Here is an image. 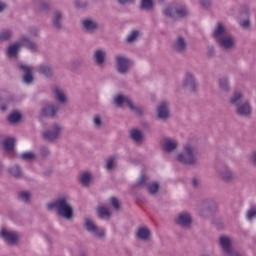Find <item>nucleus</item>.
Segmentation results:
<instances>
[{
  "instance_id": "c85d7f7f",
  "label": "nucleus",
  "mask_w": 256,
  "mask_h": 256,
  "mask_svg": "<svg viewBox=\"0 0 256 256\" xmlns=\"http://www.w3.org/2000/svg\"><path fill=\"white\" fill-rule=\"evenodd\" d=\"M129 139L133 143H143V132L137 128H133L129 131Z\"/></svg>"
},
{
  "instance_id": "4d7b16f0",
  "label": "nucleus",
  "mask_w": 256,
  "mask_h": 256,
  "mask_svg": "<svg viewBox=\"0 0 256 256\" xmlns=\"http://www.w3.org/2000/svg\"><path fill=\"white\" fill-rule=\"evenodd\" d=\"M200 5L204 9H209L211 7V0H200Z\"/></svg>"
},
{
  "instance_id": "49530a36",
  "label": "nucleus",
  "mask_w": 256,
  "mask_h": 256,
  "mask_svg": "<svg viewBox=\"0 0 256 256\" xmlns=\"http://www.w3.org/2000/svg\"><path fill=\"white\" fill-rule=\"evenodd\" d=\"M239 25L244 31H249L251 29V20L249 18L242 19L239 21Z\"/></svg>"
},
{
  "instance_id": "a19ab883",
  "label": "nucleus",
  "mask_w": 256,
  "mask_h": 256,
  "mask_svg": "<svg viewBox=\"0 0 256 256\" xmlns=\"http://www.w3.org/2000/svg\"><path fill=\"white\" fill-rule=\"evenodd\" d=\"M13 37V31L3 30L0 32V41H9Z\"/></svg>"
},
{
  "instance_id": "72a5a7b5",
  "label": "nucleus",
  "mask_w": 256,
  "mask_h": 256,
  "mask_svg": "<svg viewBox=\"0 0 256 256\" xmlns=\"http://www.w3.org/2000/svg\"><path fill=\"white\" fill-rule=\"evenodd\" d=\"M96 213L99 219H109L111 217V211L106 206H98Z\"/></svg>"
},
{
  "instance_id": "4468645a",
  "label": "nucleus",
  "mask_w": 256,
  "mask_h": 256,
  "mask_svg": "<svg viewBox=\"0 0 256 256\" xmlns=\"http://www.w3.org/2000/svg\"><path fill=\"white\" fill-rule=\"evenodd\" d=\"M218 179L222 181V183L231 185V183L237 181V174H235V171H233L231 167L224 165L218 169Z\"/></svg>"
},
{
  "instance_id": "3c124183",
  "label": "nucleus",
  "mask_w": 256,
  "mask_h": 256,
  "mask_svg": "<svg viewBox=\"0 0 256 256\" xmlns=\"http://www.w3.org/2000/svg\"><path fill=\"white\" fill-rule=\"evenodd\" d=\"M256 218V206L252 207L248 212L246 213V219L248 221H252V219Z\"/></svg>"
},
{
  "instance_id": "603ef678",
  "label": "nucleus",
  "mask_w": 256,
  "mask_h": 256,
  "mask_svg": "<svg viewBox=\"0 0 256 256\" xmlns=\"http://www.w3.org/2000/svg\"><path fill=\"white\" fill-rule=\"evenodd\" d=\"M110 203L116 211H119L121 209V205L119 204V200L116 197H111L110 198Z\"/></svg>"
},
{
  "instance_id": "e2e57ef3",
  "label": "nucleus",
  "mask_w": 256,
  "mask_h": 256,
  "mask_svg": "<svg viewBox=\"0 0 256 256\" xmlns=\"http://www.w3.org/2000/svg\"><path fill=\"white\" fill-rule=\"evenodd\" d=\"M79 256H87L86 253H81Z\"/></svg>"
},
{
  "instance_id": "39448f33",
  "label": "nucleus",
  "mask_w": 256,
  "mask_h": 256,
  "mask_svg": "<svg viewBox=\"0 0 256 256\" xmlns=\"http://www.w3.org/2000/svg\"><path fill=\"white\" fill-rule=\"evenodd\" d=\"M21 47H25L28 51H31V53H37V51H39V44H37V42L31 40V37L27 35H21L16 43L8 47L6 55L15 57Z\"/></svg>"
},
{
  "instance_id": "1a4fd4ad",
  "label": "nucleus",
  "mask_w": 256,
  "mask_h": 256,
  "mask_svg": "<svg viewBox=\"0 0 256 256\" xmlns=\"http://www.w3.org/2000/svg\"><path fill=\"white\" fill-rule=\"evenodd\" d=\"M114 63L115 70L119 75H128L129 71H131V68L133 67V61L123 54L115 55Z\"/></svg>"
},
{
  "instance_id": "20e7f679",
  "label": "nucleus",
  "mask_w": 256,
  "mask_h": 256,
  "mask_svg": "<svg viewBox=\"0 0 256 256\" xmlns=\"http://www.w3.org/2000/svg\"><path fill=\"white\" fill-rule=\"evenodd\" d=\"M201 157V150L199 146L192 142L184 144L182 152L176 156V159L182 165H199V159Z\"/></svg>"
},
{
  "instance_id": "bb28decb",
  "label": "nucleus",
  "mask_w": 256,
  "mask_h": 256,
  "mask_svg": "<svg viewBox=\"0 0 256 256\" xmlns=\"http://www.w3.org/2000/svg\"><path fill=\"white\" fill-rule=\"evenodd\" d=\"M38 72L46 79H51L54 75L53 67L49 64H42L38 66Z\"/></svg>"
},
{
  "instance_id": "58836bf2",
  "label": "nucleus",
  "mask_w": 256,
  "mask_h": 256,
  "mask_svg": "<svg viewBox=\"0 0 256 256\" xmlns=\"http://www.w3.org/2000/svg\"><path fill=\"white\" fill-rule=\"evenodd\" d=\"M79 181L81 185H83V187H87L91 182V174H89V172H84L80 174Z\"/></svg>"
},
{
  "instance_id": "5701e85b",
  "label": "nucleus",
  "mask_w": 256,
  "mask_h": 256,
  "mask_svg": "<svg viewBox=\"0 0 256 256\" xmlns=\"http://www.w3.org/2000/svg\"><path fill=\"white\" fill-rule=\"evenodd\" d=\"M42 117H48L49 119H54L57 117V113H59V106L57 104H46L43 106L42 110Z\"/></svg>"
},
{
  "instance_id": "412c9836",
  "label": "nucleus",
  "mask_w": 256,
  "mask_h": 256,
  "mask_svg": "<svg viewBox=\"0 0 256 256\" xmlns=\"http://www.w3.org/2000/svg\"><path fill=\"white\" fill-rule=\"evenodd\" d=\"M219 245L222 249V253L224 256H228L235 250L233 248V242L231 241V238L227 236H221L219 238Z\"/></svg>"
},
{
  "instance_id": "7ed1b4c3",
  "label": "nucleus",
  "mask_w": 256,
  "mask_h": 256,
  "mask_svg": "<svg viewBox=\"0 0 256 256\" xmlns=\"http://www.w3.org/2000/svg\"><path fill=\"white\" fill-rule=\"evenodd\" d=\"M230 104L235 107V113L242 119H251L253 115V106L251 102L245 99V96L240 92L236 91L230 98Z\"/></svg>"
},
{
  "instance_id": "ddd939ff",
  "label": "nucleus",
  "mask_w": 256,
  "mask_h": 256,
  "mask_svg": "<svg viewBox=\"0 0 256 256\" xmlns=\"http://www.w3.org/2000/svg\"><path fill=\"white\" fill-rule=\"evenodd\" d=\"M174 223L177 227H180V229H191V226L193 225V216L189 211L179 212L174 218Z\"/></svg>"
},
{
  "instance_id": "864d4df0",
  "label": "nucleus",
  "mask_w": 256,
  "mask_h": 256,
  "mask_svg": "<svg viewBox=\"0 0 256 256\" xmlns=\"http://www.w3.org/2000/svg\"><path fill=\"white\" fill-rule=\"evenodd\" d=\"M93 123H94V126L97 129H101V126L103 125V121L101 120V116L95 115L94 118H93Z\"/></svg>"
},
{
  "instance_id": "5fc2aeb1",
  "label": "nucleus",
  "mask_w": 256,
  "mask_h": 256,
  "mask_svg": "<svg viewBox=\"0 0 256 256\" xmlns=\"http://www.w3.org/2000/svg\"><path fill=\"white\" fill-rule=\"evenodd\" d=\"M30 37H39V29L37 27H31L28 29Z\"/></svg>"
},
{
  "instance_id": "4c0bfd02",
  "label": "nucleus",
  "mask_w": 256,
  "mask_h": 256,
  "mask_svg": "<svg viewBox=\"0 0 256 256\" xmlns=\"http://www.w3.org/2000/svg\"><path fill=\"white\" fill-rule=\"evenodd\" d=\"M83 65V59L81 58H75L69 63V69L70 71H78L79 67H82Z\"/></svg>"
},
{
  "instance_id": "cd10ccee",
  "label": "nucleus",
  "mask_w": 256,
  "mask_h": 256,
  "mask_svg": "<svg viewBox=\"0 0 256 256\" xmlns=\"http://www.w3.org/2000/svg\"><path fill=\"white\" fill-rule=\"evenodd\" d=\"M8 173L11 175V177H14V179H23L24 177L23 169L18 164L10 166L8 168Z\"/></svg>"
},
{
  "instance_id": "dca6fc26",
  "label": "nucleus",
  "mask_w": 256,
  "mask_h": 256,
  "mask_svg": "<svg viewBox=\"0 0 256 256\" xmlns=\"http://www.w3.org/2000/svg\"><path fill=\"white\" fill-rule=\"evenodd\" d=\"M188 47L187 38L183 36L176 37L171 43V50L176 55H185Z\"/></svg>"
},
{
  "instance_id": "a878e982",
  "label": "nucleus",
  "mask_w": 256,
  "mask_h": 256,
  "mask_svg": "<svg viewBox=\"0 0 256 256\" xmlns=\"http://www.w3.org/2000/svg\"><path fill=\"white\" fill-rule=\"evenodd\" d=\"M218 89L222 93H229L231 91V83L229 82L228 76H222L217 80Z\"/></svg>"
},
{
  "instance_id": "f704fd0d",
  "label": "nucleus",
  "mask_w": 256,
  "mask_h": 256,
  "mask_svg": "<svg viewBox=\"0 0 256 256\" xmlns=\"http://www.w3.org/2000/svg\"><path fill=\"white\" fill-rule=\"evenodd\" d=\"M140 7L143 11H153L155 2L153 0H140Z\"/></svg>"
},
{
  "instance_id": "473e14b6",
  "label": "nucleus",
  "mask_w": 256,
  "mask_h": 256,
  "mask_svg": "<svg viewBox=\"0 0 256 256\" xmlns=\"http://www.w3.org/2000/svg\"><path fill=\"white\" fill-rule=\"evenodd\" d=\"M97 226L94 219L89 217L84 218L83 220V229L88 233H91Z\"/></svg>"
},
{
  "instance_id": "f257e3e1",
  "label": "nucleus",
  "mask_w": 256,
  "mask_h": 256,
  "mask_svg": "<svg viewBox=\"0 0 256 256\" xmlns=\"http://www.w3.org/2000/svg\"><path fill=\"white\" fill-rule=\"evenodd\" d=\"M212 38L224 53H233L237 49V38L227 32V28H225L223 23H217L214 27Z\"/></svg>"
},
{
  "instance_id": "a211bd4d",
  "label": "nucleus",
  "mask_w": 256,
  "mask_h": 256,
  "mask_svg": "<svg viewBox=\"0 0 256 256\" xmlns=\"http://www.w3.org/2000/svg\"><path fill=\"white\" fill-rule=\"evenodd\" d=\"M64 21H65V12L61 9L54 10L51 16V23H52L53 29H55L56 31H62Z\"/></svg>"
},
{
  "instance_id": "a18cd8bd",
  "label": "nucleus",
  "mask_w": 256,
  "mask_h": 256,
  "mask_svg": "<svg viewBox=\"0 0 256 256\" xmlns=\"http://www.w3.org/2000/svg\"><path fill=\"white\" fill-rule=\"evenodd\" d=\"M74 6L77 7V9H87V7H89V1L74 0Z\"/></svg>"
},
{
  "instance_id": "6ab92c4d",
  "label": "nucleus",
  "mask_w": 256,
  "mask_h": 256,
  "mask_svg": "<svg viewBox=\"0 0 256 256\" xmlns=\"http://www.w3.org/2000/svg\"><path fill=\"white\" fill-rule=\"evenodd\" d=\"M93 63L96 67L103 69L107 63V51L104 49H96L93 53Z\"/></svg>"
},
{
  "instance_id": "0e129e2a",
  "label": "nucleus",
  "mask_w": 256,
  "mask_h": 256,
  "mask_svg": "<svg viewBox=\"0 0 256 256\" xmlns=\"http://www.w3.org/2000/svg\"><path fill=\"white\" fill-rule=\"evenodd\" d=\"M165 0H158V3H164Z\"/></svg>"
},
{
  "instance_id": "4be33fe9",
  "label": "nucleus",
  "mask_w": 256,
  "mask_h": 256,
  "mask_svg": "<svg viewBox=\"0 0 256 256\" xmlns=\"http://www.w3.org/2000/svg\"><path fill=\"white\" fill-rule=\"evenodd\" d=\"M18 67L20 71L24 72V75L22 77L23 83H25L26 85H31V83H33L35 79L33 78V67L25 64H19Z\"/></svg>"
},
{
  "instance_id": "de8ad7c7",
  "label": "nucleus",
  "mask_w": 256,
  "mask_h": 256,
  "mask_svg": "<svg viewBox=\"0 0 256 256\" xmlns=\"http://www.w3.org/2000/svg\"><path fill=\"white\" fill-rule=\"evenodd\" d=\"M215 55H217V51L215 50V46L213 45H209L206 48V57L208 59H213V57H215Z\"/></svg>"
},
{
  "instance_id": "6e6552de",
  "label": "nucleus",
  "mask_w": 256,
  "mask_h": 256,
  "mask_svg": "<svg viewBox=\"0 0 256 256\" xmlns=\"http://www.w3.org/2000/svg\"><path fill=\"white\" fill-rule=\"evenodd\" d=\"M114 103L116 107H123V105H126L130 111H133L135 115H143L145 113V109L142 106H137L135 103H133V100L129 98V96H125L122 94H119L114 97Z\"/></svg>"
},
{
  "instance_id": "37998d69",
  "label": "nucleus",
  "mask_w": 256,
  "mask_h": 256,
  "mask_svg": "<svg viewBox=\"0 0 256 256\" xmlns=\"http://www.w3.org/2000/svg\"><path fill=\"white\" fill-rule=\"evenodd\" d=\"M36 4L38 5L40 11H49V9H51V5H49V2L47 1H43V0H38L36 2Z\"/></svg>"
},
{
  "instance_id": "79ce46f5",
  "label": "nucleus",
  "mask_w": 256,
  "mask_h": 256,
  "mask_svg": "<svg viewBox=\"0 0 256 256\" xmlns=\"http://www.w3.org/2000/svg\"><path fill=\"white\" fill-rule=\"evenodd\" d=\"M138 37H139V31L133 30L130 32V35L127 36L126 43H135Z\"/></svg>"
},
{
  "instance_id": "ea45409f",
  "label": "nucleus",
  "mask_w": 256,
  "mask_h": 256,
  "mask_svg": "<svg viewBox=\"0 0 256 256\" xmlns=\"http://www.w3.org/2000/svg\"><path fill=\"white\" fill-rule=\"evenodd\" d=\"M18 199L19 201H22V203H29V200L31 199V193L28 191L19 192Z\"/></svg>"
},
{
  "instance_id": "f3484780",
  "label": "nucleus",
  "mask_w": 256,
  "mask_h": 256,
  "mask_svg": "<svg viewBox=\"0 0 256 256\" xmlns=\"http://www.w3.org/2000/svg\"><path fill=\"white\" fill-rule=\"evenodd\" d=\"M182 89H187L192 93H195V91H197V79L195 78V74H193V72H185L184 79L182 81Z\"/></svg>"
},
{
  "instance_id": "aec40b11",
  "label": "nucleus",
  "mask_w": 256,
  "mask_h": 256,
  "mask_svg": "<svg viewBox=\"0 0 256 256\" xmlns=\"http://www.w3.org/2000/svg\"><path fill=\"white\" fill-rule=\"evenodd\" d=\"M0 147H2L3 151L6 153H11V151H15V139L11 136H0Z\"/></svg>"
},
{
  "instance_id": "c03bdc74",
  "label": "nucleus",
  "mask_w": 256,
  "mask_h": 256,
  "mask_svg": "<svg viewBox=\"0 0 256 256\" xmlns=\"http://www.w3.org/2000/svg\"><path fill=\"white\" fill-rule=\"evenodd\" d=\"M37 156L33 152H24L20 155V159L23 161H34Z\"/></svg>"
},
{
  "instance_id": "c756f323",
  "label": "nucleus",
  "mask_w": 256,
  "mask_h": 256,
  "mask_svg": "<svg viewBox=\"0 0 256 256\" xmlns=\"http://www.w3.org/2000/svg\"><path fill=\"white\" fill-rule=\"evenodd\" d=\"M52 93L54 94L55 99L59 103H67V97L65 96V92H63V90L60 89L59 86H54L52 88Z\"/></svg>"
},
{
  "instance_id": "bf43d9fd",
  "label": "nucleus",
  "mask_w": 256,
  "mask_h": 256,
  "mask_svg": "<svg viewBox=\"0 0 256 256\" xmlns=\"http://www.w3.org/2000/svg\"><path fill=\"white\" fill-rule=\"evenodd\" d=\"M7 9V4L4 1H0V13H3Z\"/></svg>"
},
{
  "instance_id": "6e6d98bb",
  "label": "nucleus",
  "mask_w": 256,
  "mask_h": 256,
  "mask_svg": "<svg viewBox=\"0 0 256 256\" xmlns=\"http://www.w3.org/2000/svg\"><path fill=\"white\" fill-rule=\"evenodd\" d=\"M118 5H133L135 0H115Z\"/></svg>"
},
{
  "instance_id": "9d476101",
  "label": "nucleus",
  "mask_w": 256,
  "mask_h": 256,
  "mask_svg": "<svg viewBox=\"0 0 256 256\" xmlns=\"http://www.w3.org/2000/svg\"><path fill=\"white\" fill-rule=\"evenodd\" d=\"M63 133V125L54 123L48 129L42 132V139L48 143H55L61 138Z\"/></svg>"
},
{
  "instance_id": "2eb2a0df",
  "label": "nucleus",
  "mask_w": 256,
  "mask_h": 256,
  "mask_svg": "<svg viewBox=\"0 0 256 256\" xmlns=\"http://www.w3.org/2000/svg\"><path fill=\"white\" fill-rule=\"evenodd\" d=\"M156 120L161 123H167L168 119H171V109L169 108V102L161 101L156 107Z\"/></svg>"
},
{
  "instance_id": "393cba45",
  "label": "nucleus",
  "mask_w": 256,
  "mask_h": 256,
  "mask_svg": "<svg viewBox=\"0 0 256 256\" xmlns=\"http://www.w3.org/2000/svg\"><path fill=\"white\" fill-rule=\"evenodd\" d=\"M179 147V142L175 138H165L162 145L163 151L165 153H173Z\"/></svg>"
},
{
  "instance_id": "8fccbe9b",
  "label": "nucleus",
  "mask_w": 256,
  "mask_h": 256,
  "mask_svg": "<svg viewBox=\"0 0 256 256\" xmlns=\"http://www.w3.org/2000/svg\"><path fill=\"white\" fill-rule=\"evenodd\" d=\"M147 181H149V177H147L145 174H142L136 181L134 187H143Z\"/></svg>"
},
{
  "instance_id": "f8f14e48",
  "label": "nucleus",
  "mask_w": 256,
  "mask_h": 256,
  "mask_svg": "<svg viewBox=\"0 0 256 256\" xmlns=\"http://www.w3.org/2000/svg\"><path fill=\"white\" fill-rule=\"evenodd\" d=\"M80 27L86 35H95L99 31V21L93 17H85L80 20Z\"/></svg>"
},
{
  "instance_id": "7c9ffc66",
  "label": "nucleus",
  "mask_w": 256,
  "mask_h": 256,
  "mask_svg": "<svg viewBox=\"0 0 256 256\" xmlns=\"http://www.w3.org/2000/svg\"><path fill=\"white\" fill-rule=\"evenodd\" d=\"M90 233L95 237V239H98V241H105V237H107L105 228H101L99 226H96Z\"/></svg>"
},
{
  "instance_id": "69168bd1",
  "label": "nucleus",
  "mask_w": 256,
  "mask_h": 256,
  "mask_svg": "<svg viewBox=\"0 0 256 256\" xmlns=\"http://www.w3.org/2000/svg\"><path fill=\"white\" fill-rule=\"evenodd\" d=\"M46 239H49V235L45 234Z\"/></svg>"
},
{
  "instance_id": "09e8293b",
  "label": "nucleus",
  "mask_w": 256,
  "mask_h": 256,
  "mask_svg": "<svg viewBox=\"0 0 256 256\" xmlns=\"http://www.w3.org/2000/svg\"><path fill=\"white\" fill-rule=\"evenodd\" d=\"M39 155L40 157H43V159H45L49 157V155H51V150H49V147L47 146H40Z\"/></svg>"
},
{
  "instance_id": "e433bc0d",
  "label": "nucleus",
  "mask_w": 256,
  "mask_h": 256,
  "mask_svg": "<svg viewBox=\"0 0 256 256\" xmlns=\"http://www.w3.org/2000/svg\"><path fill=\"white\" fill-rule=\"evenodd\" d=\"M21 113L17 110H13L7 117L9 123H19L21 121Z\"/></svg>"
},
{
  "instance_id": "2f4dec72",
  "label": "nucleus",
  "mask_w": 256,
  "mask_h": 256,
  "mask_svg": "<svg viewBox=\"0 0 256 256\" xmlns=\"http://www.w3.org/2000/svg\"><path fill=\"white\" fill-rule=\"evenodd\" d=\"M104 168L106 171H115L117 169V158L115 156H111L105 160Z\"/></svg>"
},
{
  "instance_id": "c9c22d12",
  "label": "nucleus",
  "mask_w": 256,
  "mask_h": 256,
  "mask_svg": "<svg viewBox=\"0 0 256 256\" xmlns=\"http://www.w3.org/2000/svg\"><path fill=\"white\" fill-rule=\"evenodd\" d=\"M146 191L149 195L155 196L157 193H159V183H148L146 185Z\"/></svg>"
},
{
  "instance_id": "b1692460",
  "label": "nucleus",
  "mask_w": 256,
  "mask_h": 256,
  "mask_svg": "<svg viewBox=\"0 0 256 256\" xmlns=\"http://www.w3.org/2000/svg\"><path fill=\"white\" fill-rule=\"evenodd\" d=\"M135 237L138 241L147 242L151 239V229L147 226H141L136 230Z\"/></svg>"
},
{
  "instance_id": "0eeeda50",
  "label": "nucleus",
  "mask_w": 256,
  "mask_h": 256,
  "mask_svg": "<svg viewBox=\"0 0 256 256\" xmlns=\"http://www.w3.org/2000/svg\"><path fill=\"white\" fill-rule=\"evenodd\" d=\"M197 211L199 217H202V219H209V217H213V214L219 211V206L215 199L206 198L200 202Z\"/></svg>"
},
{
  "instance_id": "052dcab7",
  "label": "nucleus",
  "mask_w": 256,
  "mask_h": 256,
  "mask_svg": "<svg viewBox=\"0 0 256 256\" xmlns=\"http://www.w3.org/2000/svg\"><path fill=\"white\" fill-rule=\"evenodd\" d=\"M199 183H200L199 179L197 178L192 179V187H199Z\"/></svg>"
},
{
  "instance_id": "423d86ee",
  "label": "nucleus",
  "mask_w": 256,
  "mask_h": 256,
  "mask_svg": "<svg viewBox=\"0 0 256 256\" xmlns=\"http://www.w3.org/2000/svg\"><path fill=\"white\" fill-rule=\"evenodd\" d=\"M163 15L169 19H187L191 15V11L186 4H174L163 10Z\"/></svg>"
},
{
  "instance_id": "f03ea898",
  "label": "nucleus",
  "mask_w": 256,
  "mask_h": 256,
  "mask_svg": "<svg viewBox=\"0 0 256 256\" xmlns=\"http://www.w3.org/2000/svg\"><path fill=\"white\" fill-rule=\"evenodd\" d=\"M48 211H56V215L66 221L73 219V206L69 202V196H60L52 202L46 204Z\"/></svg>"
},
{
  "instance_id": "680f3d73",
  "label": "nucleus",
  "mask_w": 256,
  "mask_h": 256,
  "mask_svg": "<svg viewBox=\"0 0 256 256\" xmlns=\"http://www.w3.org/2000/svg\"><path fill=\"white\" fill-rule=\"evenodd\" d=\"M0 110L3 112L7 111V104H0Z\"/></svg>"
},
{
  "instance_id": "13d9d810",
  "label": "nucleus",
  "mask_w": 256,
  "mask_h": 256,
  "mask_svg": "<svg viewBox=\"0 0 256 256\" xmlns=\"http://www.w3.org/2000/svg\"><path fill=\"white\" fill-rule=\"evenodd\" d=\"M250 163L256 167V150H254L250 155Z\"/></svg>"
},
{
  "instance_id": "9b49d317",
  "label": "nucleus",
  "mask_w": 256,
  "mask_h": 256,
  "mask_svg": "<svg viewBox=\"0 0 256 256\" xmlns=\"http://www.w3.org/2000/svg\"><path fill=\"white\" fill-rule=\"evenodd\" d=\"M0 239H3L4 243H6V245L9 247H15V245H19V233L7 227H2L0 229Z\"/></svg>"
}]
</instances>
